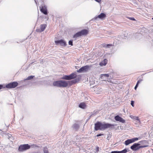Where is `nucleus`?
Masks as SVG:
<instances>
[{"label":"nucleus","instance_id":"obj_1","mask_svg":"<svg viewBox=\"0 0 153 153\" xmlns=\"http://www.w3.org/2000/svg\"><path fill=\"white\" fill-rule=\"evenodd\" d=\"M114 124H111L108 123H102L98 122L95 124L94 129L96 131L103 130L107 128L112 129L114 128Z\"/></svg>","mask_w":153,"mask_h":153},{"label":"nucleus","instance_id":"obj_2","mask_svg":"<svg viewBox=\"0 0 153 153\" xmlns=\"http://www.w3.org/2000/svg\"><path fill=\"white\" fill-rule=\"evenodd\" d=\"M88 30L84 29L76 33L74 36L73 37L74 38H77L83 35H86L88 33Z\"/></svg>","mask_w":153,"mask_h":153},{"label":"nucleus","instance_id":"obj_3","mask_svg":"<svg viewBox=\"0 0 153 153\" xmlns=\"http://www.w3.org/2000/svg\"><path fill=\"white\" fill-rule=\"evenodd\" d=\"M30 146L28 144L21 145L19 148L18 150L20 152H23L30 149Z\"/></svg>","mask_w":153,"mask_h":153},{"label":"nucleus","instance_id":"obj_4","mask_svg":"<svg viewBox=\"0 0 153 153\" xmlns=\"http://www.w3.org/2000/svg\"><path fill=\"white\" fill-rule=\"evenodd\" d=\"M140 143H135L131 146V149L133 151H137L140 148L146 147L145 146H140Z\"/></svg>","mask_w":153,"mask_h":153},{"label":"nucleus","instance_id":"obj_5","mask_svg":"<svg viewBox=\"0 0 153 153\" xmlns=\"http://www.w3.org/2000/svg\"><path fill=\"white\" fill-rule=\"evenodd\" d=\"M76 75L75 73H72L69 75L64 76L62 79L66 80H70L76 77Z\"/></svg>","mask_w":153,"mask_h":153},{"label":"nucleus","instance_id":"obj_6","mask_svg":"<svg viewBox=\"0 0 153 153\" xmlns=\"http://www.w3.org/2000/svg\"><path fill=\"white\" fill-rule=\"evenodd\" d=\"M90 66L89 65H86L81 67L79 69L77 70V72L79 73H82L86 72L90 70Z\"/></svg>","mask_w":153,"mask_h":153},{"label":"nucleus","instance_id":"obj_7","mask_svg":"<svg viewBox=\"0 0 153 153\" xmlns=\"http://www.w3.org/2000/svg\"><path fill=\"white\" fill-rule=\"evenodd\" d=\"M18 83L17 82H13L6 85V87L7 88H14L17 86Z\"/></svg>","mask_w":153,"mask_h":153},{"label":"nucleus","instance_id":"obj_8","mask_svg":"<svg viewBox=\"0 0 153 153\" xmlns=\"http://www.w3.org/2000/svg\"><path fill=\"white\" fill-rule=\"evenodd\" d=\"M55 42L56 45H59L62 46H65L66 45L65 42L62 39L55 41Z\"/></svg>","mask_w":153,"mask_h":153},{"label":"nucleus","instance_id":"obj_9","mask_svg":"<svg viewBox=\"0 0 153 153\" xmlns=\"http://www.w3.org/2000/svg\"><path fill=\"white\" fill-rule=\"evenodd\" d=\"M109 74H102L101 75L100 79L102 81H106L109 82V81L108 80V78L109 77Z\"/></svg>","mask_w":153,"mask_h":153},{"label":"nucleus","instance_id":"obj_10","mask_svg":"<svg viewBox=\"0 0 153 153\" xmlns=\"http://www.w3.org/2000/svg\"><path fill=\"white\" fill-rule=\"evenodd\" d=\"M138 140V138L137 137L133 138L131 139H128L125 141V144L126 146L128 145L129 144L133 143Z\"/></svg>","mask_w":153,"mask_h":153},{"label":"nucleus","instance_id":"obj_11","mask_svg":"<svg viewBox=\"0 0 153 153\" xmlns=\"http://www.w3.org/2000/svg\"><path fill=\"white\" fill-rule=\"evenodd\" d=\"M46 26L47 25L45 24L41 25L40 29H37L36 31V32H42L44 30Z\"/></svg>","mask_w":153,"mask_h":153},{"label":"nucleus","instance_id":"obj_12","mask_svg":"<svg viewBox=\"0 0 153 153\" xmlns=\"http://www.w3.org/2000/svg\"><path fill=\"white\" fill-rule=\"evenodd\" d=\"M67 81L63 80H60V87H66L68 85Z\"/></svg>","mask_w":153,"mask_h":153},{"label":"nucleus","instance_id":"obj_13","mask_svg":"<svg viewBox=\"0 0 153 153\" xmlns=\"http://www.w3.org/2000/svg\"><path fill=\"white\" fill-rule=\"evenodd\" d=\"M114 119L118 121H119L122 123H124L125 120L122 117H120L118 115L115 116Z\"/></svg>","mask_w":153,"mask_h":153},{"label":"nucleus","instance_id":"obj_14","mask_svg":"<svg viewBox=\"0 0 153 153\" xmlns=\"http://www.w3.org/2000/svg\"><path fill=\"white\" fill-rule=\"evenodd\" d=\"M41 11L45 15L47 14V9L45 6H42L41 8H40Z\"/></svg>","mask_w":153,"mask_h":153},{"label":"nucleus","instance_id":"obj_15","mask_svg":"<svg viewBox=\"0 0 153 153\" xmlns=\"http://www.w3.org/2000/svg\"><path fill=\"white\" fill-rule=\"evenodd\" d=\"M106 17V15L105 14L103 13H101L100 15L97 16V17L95 18V19H96L98 18L101 19H102Z\"/></svg>","mask_w":153,"mask_h":153},{"label":"nucleus","instance_id":"obj_16","mask_svg":"<svg viewBox=\"0 0 153 153\" xmlns=\"http://www.w3.org/2000/svg\"><path fill=\"white\" fill-rule=\"evenodd\" d=\"M53 85L54 86L60 87V80L54 82Z\"/></svg>","mask_w":153,"mask_h":153},{"label":"nucleus","instance_id":"obj_17","mask_svg":"<svg viewBox=\"0 0 153 153\" xmlns=\"http://www.w3.org/2000/svg\"><path fill=\"white\" fill-rule=\"evenodd\" d=\"M127 152V149H125L122 151H112L111 153H126Z\"/></svg>","mask_w":153,"mask_h":153},{"label":"nucleus","instance_id":"obj_18","mask_svg":"<svg viewBox=\"0 0 153 153\" xmlns=\"http://www.w3.org/2000/svg\"><path fill=\"white\" fill-rule=\"evenodd\" d=\"M86 105L84 103L82 102V103H81L79 105V107L83 108L84 109L86 107Z\"/></svg>","mask_w":153,"mask_h":153},{"label":"nucleus","instance_id":"obj_19","mask_svg":"<svg viewBox=\"0 0 153 153\" xmlns=\"http://www.w3.org/2000/svg\"><path fill=\"white\" fill-rule=\"evenodd\" d=\"M73 128L75 130H77L79 127V125L77 124H74L73 126Z\"/></svg>","mask_w":153,"mask_h":153},{"label":"nucleus","instance_id":"obj_20","mask_svg":"<svg viewBox=\"0 0 153 153\" xmlns=\"http://www.w3.org/2000/svg\"><path fill=\"white\" fill-rule=\"evenodd\" d=\"M106 60V59L104 60V62H101L100 63V65L101 66H102L103 65H105L106 64V62H105Z\"/></svg>","mask_w":153,"mask_h":153},{"label":"nucleus","instance_id":"obj_21","mask_svg":"<svg viewBox=\"0 0 153 153\" xmlns=\"http://www.w3.org/2000/svg\"><path fill=\"white\" fill-rule=\"evenodd\" d=\"M104 46H105L106 48H109L110 46H112V45L111 44H107L105 45V44L104 45H103Z\"/></svg>","mask_w":153,"mask_h":153},{"label":"nucleus","instance_id":"obj_22","mask_svg":"<svg viewBox=\"0 0 153 153\" xmlns=\"http://www.w3.org/2000/svg\"><path fill=\"white\" fill-rule=\"evenodd\" d=\"M34 77V76H29L27 78L26 80L31 79H33Z\"/></svg>","mask_w":153,"mask_h":153},{"label":"nucleus","instance_id":"obj_23","mask_svg":"<svg viewBox=\"0 0 153 153\" xmlns=\"http://www.w3.org/2000/svg\"><path fill=\"white\" fill-rule=\"evenodd\" d=\"M44 153H49L48 150L47 148H45L44 149Z\"/></svg>","mask_w":153,"mask_h":153},{"label":"nucleus","instance_id":"obj_24","mask_svg":"<svg viewBox=\"0 0 153 153\" xmlns=\"http://www.w3.org/2000/svg\"><path fill=\"white\" fill-rule=\"evenodd\" d=\"M68 44L69 45H73V42L71 40H70L69 41Z\"/></svg>","mask_w":153,"mask_h":153},{"label":"nucleus","instance_id":"obj_25","mask_svg":"<svg viewBox=\"0 0 153 153\" xmlns=\"http://www.w3.org/2000/svg\"><path fill=\"white\" fill-rule=\"evenodd\" d=\"M98 89H99V90H100V91H99V92H97L96 93H97V94H100V92H101V91H102V90H101V88H97V89H96V90H98Z\"/></svg>","mask_w":153,"mask_h":153},{"label":"nucleus","instance_id":"obj_26","mask_svg":"<svg viewBox=\"0 0 153 153\" xmlns=\"http://www.w3.org/2000/svg\"><path fill=\"white\" fill-rule=\"evenodd\" d=\"M31 146L32 147H33V148L38 147L36 144H34L31 145L30 147Z\"/></svg>","mask_w":153,"mask_h":153},{"label":"nucleus","instance_id":"obj_27","mask_svg":"<svg viewBox=\"0 0 153 153\" xmlns=\"http://www.w3.org/2000/svg\"><path fill=\"white\" fill-rule=\"evenodd\" d=\"M131 105L133 107H134V101H131Z\"/></svg>","mask_w":153,"mask_h":153},{"label":"nucleus","instance_id":"obj_28","mask_svg":"<svg viewBox=\"0 0 153 153\" xmlns=\"http://www.w3.org/2000/svg\"><path fill=\"white\" fill-rule=\"evenodd\" d=\"M142 79H140L137 82V84L138 85L141 82H142Z\"/></svg>","mask_w":153,"mask_h":153},{"label":"nucleus","instance_id":"obj_29","mask_svg":"<svg viewBox=\"0 0 153 153\" xmlns=\"http://www.w3.org/2000/svg\"><path fill=\"white\" fill-rule=\"evenodd\" d=\"M129 19L131 20H135V19L134 18L130 17Z\"/></svg>","mask_w":153,"mask_h":153},{"label":"nucleus","instance_id":"obj_30","mask_svg":"<svg viewBox=\"0 0 153 153\" xmlns=\"http://www.w3.org/2000/svg\"><path fill=\"white\" fill-rule=\"evenodd\" d=\"M138 85L137 84H136V86H135V87H134V89L135 90H136L137 88V87L138 86Z\"/></svg>","mask_w":153,"mask_h":153},{"label":"nucleus","instance_id":"obj_31","mask_svg":"<svg viewBox=\"0 0 153 153\" xmlns=\"http://www.w3.org/2000/svg\"><path fill=\"white\" fill-rule=\"evenodd\" d=\"M103 134H97V137H99V136H101V135H103Z\"/></svg>","mask_w":153,"mask_h":153},{"label":"nucleus","instance_id":"obj_32","mask_svg":"<svg viewBox=\"0 0 153 153\" xmlns=\"http://www.w3.org/2000/svg\"><path fill=\"white\" fill-rule=\"evenodd\" d=\"M96 1L99 3L100 2L101 0H95Z\"/></svg>","mask_w":153,"mask_h":153},{"label":"nucleus","instance_id":"obj_33","mask_svg":"<svg viewBox=\"0 0 153 153\" xmlns=\"http://www.w3.org/2000/svg\"><path fill=\"white\" fill-rule=\"evenodd\" d=\"M99 150V148L98 147H97L96 148V150L97 151H98Z\"/></svg>","mask_w":153,"mask_h":153},{"label":"nucleus","instance_id":"obj_34","mask_svg":"<svg viewBox=\"0 0 153 153\" xmlns=\"http://www.w3.org/2000/svg\"><path fill=\"white\" fill-rule=\"evenodd\" d=\"M3 86L1 85H0V89H1L2 88Z\"/></svg>","mask_w":153,"mask_h":153},{"label":"nucleus","instance_id":"obj_35","mask_svg":"<svg viewBox=\"0 0 153 153\" xmlns=\"http://www.w3.org/2000/svg\"><path fill=\"white\" fill-rule=\"evenodd\" d=\"M136 119L137 120H139V119L138 118V117H136Z\"/></svg>","mask_w":153,"mask_h":153},{"label":"nucleus","instance_id":"obj_36","mask_svg":"<svg viewBox=\"0 0 153 153\" xmlns=\"http://www.w3.org/2000/svg\"><path fill=\"white\" fill-rule=\"evenodd\" d=\"M75 81L74 80H73L71 81L72 83H74L75 82Z\"/></svg>","mask_w":153,"mask_h":153},{"label":"nucleus","instance_id":"obj_37","mask_svg":"<svg viewBox=\"0 0 153 153\" xmlns=\"http://www.w3.org/2000/svg\"><path fill=\"white\" fill-rule=\"evenodd\" d=\"M142 141H140V142H139V143H141Z\"/></svg>","mask_w":153,"mask_h":153}]
</instances>
